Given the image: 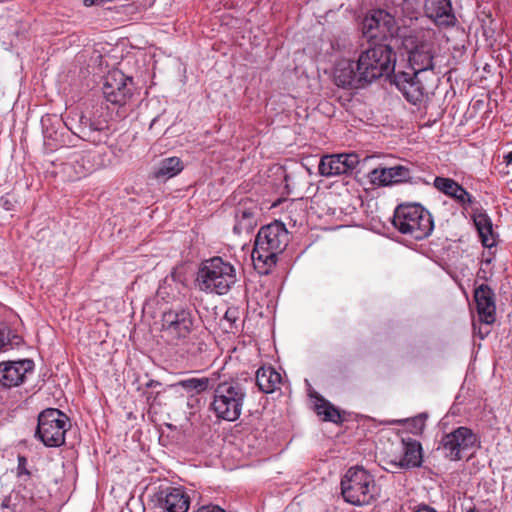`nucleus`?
Listing matches in <instances>:
<instances>
[{"label": "nucleus", "mask_w": 512, "mask_h": 512, "mask_svg": "<svg viewBox=\"0 0 512 512\" xmlns=\"http://www.w3.org/2000/svg\"><path fill=\"white\" fill-rule=\"evenodd\" d=\"M395 64L396 53L393 48L389 44L373 42L360 53L356 61L339 60L334 70V81L342 88H365L380 77L396 73Z\"/></svg>", "instance_id": "obj_1"}, {"label": "nucleus", "mask_w": 512, "mask_h": 512, "mask_svg": "<svg viewBox=\"0 0 512 512\" xmlns=\"http://www.w3.org/2000/svg\"><path fill=\"white\" fill-rule=\"evenodd\" d=\"M289 232L281 221L274 222L260 228L257 233L252 260L258 273L266 275L276 265L278 255L289 243Z\"/></svg>", "instance_id": "obj_2"}, {"label": "nucleus", "mask_w": 512, "mask_h": 512, "mask_svg": "<svg viewBox=\"0 0 512 512\" xmlns=\"http://www.w3.org/2000/svg\"><path fill=\"white\" fill-rule=\"evenodd\" d=\"M236 282L235 267L223 258L215 256L200 263L194 283L201 292L225 295Z\"/></svg>", "instance_id": "obj_3"}, {"label": "nucleus", "mask_w": 512, "mask_h": 512, "mask_svg": "<svg viewBox=\"0 0 512 512\" xmlns=\"http://www.w3.org/2000/svg\"><path fill=\"white\" fill-rule=\"evenodd\" d=\"M392 224L400 233L410 235L416 240L425 239L434 229L431 213L418 203L398 205Z\"/></svg>", "instance_id": "obj_4"}, {"label": "nucleus", "mask_w": 512, "mask_h": 512, "mask_svg": "<svg viewBox=\"0 0 512 512\" xmlns=\"http://www.w3.org/2000/svg\"><path fill=\"white\" fill-rule=\"evenodd\" d=\"M214 388L211 408L217 418L234 422L239 419L246 398V387L237 379L223 381Z\"/></svg>", "instance_id": "obj_5"}, {"label": "nucleus", "mask_w": 512, "mask_h": 512, "mask_svg": "<svg viewBox=\"0 0 512 512\" xmlns=\"http://www.w3.org/2000/svg\"><path fill=\"white\" fill-rule=\"evenodd\" d=\"M344 500L352 505H368L375 500L378 488L374 477L362 467H351L341 480Z\"/></svg>", "instance_id": "obj_6"}, {"label": "nucleus", "mask_w": 512, "mask_h": 512, "mask_svg": "<svg viewBox=\"0 0 512 512\" xmlns=\"http://www.w3.org/2000/svg\"><path fill=\"white\" fill-rule=\"evenodd\" d=\"M402 48L408 54L412 71L431 74L434 78V44L423 30H412L401 37Z\"/></svg>", "instance_id": "obj_7"}, {"label": "nucleus", "mask_w": 512, "mask_h": 512, "mask_svg": "<svg viewBox=\"0 0 512 512\" xmlns=\"http://www.w3.org/2000/svg\"><path fill=\"white\" fill-rule=\"evenodd\" d=\"M35 438L46 447H60L65 444V434L70 429L69 417L57 408H47L38 415Z\"/></svg>", "instance_id": "obj_8"}, {"label": "nucleus", "mask_w": 512, "mask_h": 512, "mask_svg": "<svg viewBox=\"0 0 512 512\" xmlns=\"http://www.w3.org/2000/svg\"><path fill=\"white\" fill-rule=\"evenodd\" d=\"M195 316L190 308H174L162 315V332L172 344L179 345L192 333Z\"/></svg>", "instance_id": "obj_9"}, {"label": "nucleus", "mask_w": 512, "mask_h": 512, "mask_svg": "<svg viewBox=\"0 0 512 512\" xmlns=\"http://www.w3.org/2000/svg\"><path fill=\"white\" fill-rule=\"evenodd\" d=\"M391 83L413 105H421L429 98V79L426 73L398 71L393 74Z\"/></svg>", "instance_id": "obj_10"}, {"label": "nucleus", "mask_w": 512, "mask_h": 512, "mask_svg": "<svg viewBox=\"0 0 512 512\" xmlns=\"http://www.w3.org/2000/svg\"><path fill=\"white\" fill-rule=\"evenodd\" d=\"M398 29L395 16H391L386 9L372 10L361 23L362 34L371 43L393 37Z\"/></svg>", "instance_id": "obj_11"}, {"label": "nucleus", "mask_w": 512, "mask_h": 512, "mask_svg": "<svg viewBox=\"0 0 512 512\" xmlns=\"http://www.w3.org/2000/svg\"><path fill=\"white\" fill-rule=\"evenodd\" d=\"M478 437L468 427L460 426L442 436L438 450L450 461H460L463 454L477 446Z\"/></svg>", "instance_id": "obj_12"}, {"label": "nucleus", "mask_w": 512, "mask_h": 512, "mask_svg": "<svg viewBox=\"0 0 512 512\" xmlns=\"http://www.w3.org/2000/svg\"><path fill=\"white\" fill-rule=\"evenodd\" d=\"M46 498L47 492L42 485L35 483L19 485L17 490L5 497L2 507L11 509L13 512H26L28 508L40 509Z\"/></svg>", "instance_id": "obj_13"}, {"label": "nucleus", "mask_w": 512, "mask_h": 512, "mask_svg": "<svg viewBox=\"0 0 512 512\" xmlns=\"http://www.w3.org/2000/svg\"><path fill=\"white\" fill-rule=\"evenodd\" d=\"M134 83L131 77L120 70L108 73L103 85V94L112 104L123 106L133 95Z\"/></svg>", "instance_id": "obj_14"}, {"label": "nucleus", "mask_w": 512, "mask_h": 512, "mask_svg": "<svg viewBox=\"0 0 512 512\" xmlns=\"http://www.w3.org/2000/svg\"><path fill=\"white\" fill-rule=\"evenodd\" d=\"M359 163V155L356 153L326 155L321 158L318 170L325 177L350 174Z\"/></svg>", "instance_id": "obj_15"}, {"label": "nucleus", "mask_w": 512, "mask_h": 512, "mask_svg": "<svg viewBox=\"0 0 512 512\" xmlns=\"http://www.w3.org/2000/svg\"><path fill=\"white\" fill-rule=\"evenodd\" d=\"M259 214L260 208L256 201L250 198L242 199L234 210V233L238 235L251 233L257 225Z\"/></svg>", "instance_id": "obj_16"}, {"label": "nucleus", "mask_w": 512, "mask_h": 512, "mask_svg": "<svg viewBox=\"0 0 512 512\" xmlns=\"http://www.w3.org/2000/svg\"><path fill=\"white\" fill-rule=\"evenodd\" d=\"M34 362L30 359L0 363V384L6 388L16 387L25 381L26 375L32 373Z\"/></svg>", "instance_id": "obj_17"}, {"label": "nucleus", "mask_w": 512, "mask_h": 512, "mask_svg": "<svg viewBox=\"0 0 512 512\" xmlns=\"http://www.w3.org/2000/svg\"><path fill=\"white\" fill-rule=\"evenodd\" d=\"M372 184L378 186H391L412 179V171L408 166L395 165L392 167H379L369 173Z\"/></svg>", "instance_id": "obj_18"}, {"label": "nucleus", "mask_w": 512, "mask_h": 512, "mask_svg": "<svg viewBox=\"0 0 512 512\" xmlns=\"http://www.w3.org/2000/svg\"><path fill=\"white\" fill-rule=\"evenodd\" d=\"M477 313L481 322L493 324L496 320L495 294L487 284H481L474 291Z\"/></svg>", "instance_id": "obj_19"}, {"label": "nucleus", "mask_w": 512, "mask_h": 512, "mask_svg": "<svg viewBox=\"0 0 512 512\" xmlns=\"http://www.w3.org/2000/svg\"><path fill=\"white\" fill-rule=\"evenodd\" d=\"M109 125L104 118L80 117V133L82 139L93 144L105 143L108 139Z\"/></svg>", "instance_id": "obj_20"}, {"label": "nucleus", "mask_w": 512, "mask_h": 512, "mask_svg": "<svg viewBox=\"0 0 512 512\" xmlns=\"http://www.w3.org/2000/svg\"><path fill=\"white\" fill-rule=\"evenodd\" d=\"M433 184L438 191L452 198L464 209H467L468 206H471L475 202L474 197L463 186L451 178L437 176Z\"/></svg>", "instance_id": "obj_21"}, {"label": "nucleus", "mask_w": 512, "mask_h": 512, "mask_svg": "<svg viewBox=\"0 0 512 512\" xmlns=\"http://www.w3.org/2000/svg\"><path fill=\"white\" fill-rule=\"evenodd\" d=\"M424 12L437 25L451 26L455 22L450 0H425Z\"/></svg>", "instance_id": "obj_22"}, {"label": "nucleus", "mask_w": 512, "mask_h": 512, "mask_svg": "<svg viewBox=\"0 0 512 512\" xmlns=\"http://www.w3.org/2000/svg\"><path fill=\"white\" fill-rule=\"evenodd\" d=\"M403 456L398 463L392 465L395 469H410L420 467L423 462V453L421 443L412 438H403Z\"/></svg>", "instance_id": "obj_23"}, {"label": "nucleus", "mask_w": 512, "mask_h": 512, "mask_svg": "<svg viewBox=\"0 0 512 512\" xmlns=\"http://www.w3.org/2000/svg\"><path fill=\"white\" fill-rule=\"evenodd\" d=\"M386 10L391 16H395L397 23L407 25L406 20L417 19L418 3L417 0H388Z\"/></svg>", "instance_id": "obj_24"}, {"label": "nucleus", "mask_w": 512, "mask_h": 512, "mask_svg": "<svg viewBox=\"0 0 512 512\" xmlns=\"http://www.w3.org/2000/svg\"><path fill=\"white\" fill-rule=\"evenodd\" d=\"M282 383V376L272 366H262L256 372V384L260 391L274 392Z\"/></svg>", "instance_id": "obj_25"}, {"label": "nucleus", "mask_w": 512, "mask_h": 512, "mask_svg": "<svg viewBox=\"0 0 512 512\" xmlns=\"http://www.w3.org/2000/svg\"><path fill=\"white\" fill-rule=\"evenodd\" d=\"M189 504V497L178 488H170L161 500V506L167 512H187Z\"/></svg>", "instance_id": "obj_26"}, {"label": "nucleus", "mask_w": 512, "mask_h": 512, "mask_svg": "<svg viewBox=\"0 0 512 512\" xmlns=\"http://www.w3.org/2000/svg\"><path fill=\"white\" fill-rule=\"evenodd\" d=\"M474 225L484 247L491 248L495 244L493 226L490 217L483 212L473 214Z\"/></svg>", "instance_id": "obj_27"}, {"label": "nucleus", "mask_w": 512, "mask_h": 512, "mask_svg": "<svg viewBox=\"0 0 512 512\" xmlns=\"http://www.w3.org/2000/svg\"><path fill=\"white\" fill-rule=\"evenodd\" d=\"M183 170V164L178 157H168L163 159L153 172V176L158 180H167L178 175Z\"/></svg>", "instance_id": "obj_28"}, {"label": "nucleus", "mask_w": 512, "mask_h": 512, "mask_svg": "<svg viewBox=\"0 0 512 512\" xmlns=\"http://www.w3.org/2000/svg\"><path fill=\"white\" fill-rule=\"evenodd\" d=\"M214 386V378L203 377L180 380L174 384L169 385L168 388L174 389L177 387H182L188 392L201 393L208 388H213Z\"/></svg>", "instance_id": "obj_29"}, {"label": "nucleus", "mask_w": 512, "mask_h": 512, "mask_svg": "<svg viewBox=\"0 0 512 512\" xmlns=\"http://www.w3.org/2000/svg\"><path fill=\"white\" fill-rule=\"evenodd\" d=\"M186 275L183 270V267H175L172 269L170 274L165 277L163 283L158 288V294L164 296V294H169L166 291L167 287H171L172 284H175V288L179 291L180 286H185Z\"/></svg>", "instance_id": "obj_30"}, {"label": "nucleus", "mask_w": 512, "mask_h": 512, "mask_svg": "<svg viewBox=\"0 0 512 512\" xmlns=\"http://www.w3.org/2000/svg\"><path fill=\"white\" fill-rule=\"evenodd\" d=\"M21 343L22 338L19 335L13 334L6 325L0 324V351L12 349Z\"/></svg>", "instance_id": "obj_31"}, {"label": "nucleus", "mask_w": 512, "mask_h": 512, "mask_svg": "<svg viewBox=\"0 0 512 512\" xmlns=\"http://www.w3.org/2000/svg\"><path fill=\"white\" fill-rule=\"evenodd\" d=\"M319 403L316 404V412L318 415H323L325 421L338 422L341 420L340 412L330 402L325 399H318Z\"/></svg>", "instance_id": "obj_32"}, {"label": "nucleus", "mask_w": 512, "mask_h": 512, "mask_svg": "<svg viewBox=\"0 0 512 512\" xmlns=\"http://www.w3.org/2000/svg\"><path fill=\"white\" fill-rule=\"evenodd\" d=\"M425 420H426V416L423 414H420L414 418L406 419L403 422L406 426V429L410 433H412L414 435H419L423 432V430L425 428Z\"/></svg>", "instance_id": "obj_33"}, {"label": "nucleus", "mask_w": 512, "mask_h": 512, "mask_svg": "<svg viewBox=\"0 0 512 512\" xmlns=\"http://www.w3.org/2000/svg\"><path fill=\"white\" fill-rule=\"evenodd\" d=\"M27 464H28L27 458L23 455H19L18 456V466H17V476L20 481L19 485H24V484L28 485L29 483H33V481L31 480V473L27 468Z\"/></svg>", "instance_id": "obj_34"}, {"label": "nucleus", "mask_w": 512, "mask_h": 512, "mask_svg": "<svg viewBox=\"0 0 512 512\" xmlns=\"http://www.w3.org/2000/svg\"><path fill=\"white\" fill-rule=\"evenodd\" d=\"M166 389H158V390H149L145 389L143 391V395L146 398V402L150 407H154L156 405H161V395L165 392Z\"/></svg>", "instance_id": "obj_35"}, {"label": "nucleus", "mask_w": 512, "mask_h": 512, "mask_svg": "<svg viewBox=\"0 0 512 512\" xmlns=\"http://www.w3.org/2000/svg\"><path fill=\"white\" fill-rule=\"evenodd\" d=\"M239 311L237 308H228L223 317L224 322L228 323V326L225 328L226 331H232L239 318Z\"/></svg>", "instance_id": "obj_36"}, {"label": "nucleus", "mask_w": 512, "mask_h": 512, "mask_svg": "<svg viewBox=\"0 0 512 512\" xmlns=\"http://www.w3.org/2000/svg\"><path fill=\"white\" fill-rule=\"evenodd\" d=\"M399 460L397 459H394V460H383V463L384 465H382V468L384 470H386L387 472H390V473H395L397 472L399 469H395V467L392 465L393 463H398Z\"/></svg>", "instance_id": "obj_37"}, {"label": "nucleus", "mask_w": 512, "mask_h": 512, "mask_svg": "<svg viewBox=\"0 0 512 512\" xmlns=\"http://www.w3.org/2000/svg\"><path fill=\"white\" fill-rule=\"evenodd\" d=\"M145 389L149 390H158V389H165L161 382L157 380L150 379L145 385Z\"/></svg>", "instance_id": "obj_38"}, {"label": "nucleus", "mask_w": 512, "mask_h": 512, "mask_svg": "<svg viewBox=\"0 0 512 512\" xmlns=\"http://www.w3.org/2000/svg\"><path fill=\"white\" fill-rule=\"evenodd\" d=\"M207 345L204 342H198L197 347L194 349L193 347L188 349V352L192 355H196L198 353H202L203 351H206Z\"/></svg>", "instance_id": "obj_39"}, {"label": "nucleus", "mask_w": 512, "mask_h": 512, "mask_svg": "<svg viewBox=\"0 0 512 512\" xmlns=\"http://www.w3.org/2000/svg\"><path fill=\"white\" fill-rule=\"evenodd\" d=\"M197 512H225L224 509L216 505L203 506Z\"/></svg>", "instance_id": "obj_40"}, {"label": "nucleus", "mask_w": 512, "mask_h": 512, "mask_svg": "<svg viewBox=\"0 0 512 512\" xmlns=\"http://www.w3.org/2000/svg\"><path fill=\"white\" fill-rule=\"evenodd\" d=\"M504 160H505V163H506L507 167L510 168L509 172H512V151L507 153L504 156Z\"/></svg>", "instance_id": "obj_41"}, {"label": "nucleus", "mask_w": 512, "mask_h": 512, "mask_svg": "<svg viewBox=\"0 0 512 512\" xmlns=\"http://www.w3.org/2000/svg\"><path fill=\"white\" fill-rule=\"evenodd\" d=\"M414 512H437L434 508L428 506V505H423V506H420L416 511Z\"/></svg>", "instance_id": "obj_42"}, {"label": "nucleus", "mask_w": 512, "mask_h": 512, "mask_svg": "<svg viewBox=\"0 0 512 512\" xmlns=\"http://www.w3.org/2000/svg\"><path fill=\"white\" fill-rule=\"evenodd\" d=\"M3 206L6 210H10V202L8 200L4 201Z\"/></svg>", "instance_id": "obj_43"}, {"label": "nucleus", "mask_w": 512, "mask_h": 512, "mask_svg": "<svg viewBox=\"0 0 512 512\" xmlns=\"http://www.w3.org/2000/svg\"><path fill=\"white\" fill-rule=\"evenodd\" d=\"M467 512H477V511H476V510H474V509H471V510H469V511H467Z\"/></svg>", "instance_id": "obj_44"}]
</instances>
